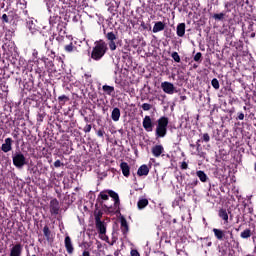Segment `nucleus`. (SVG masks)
<instances>
[{"instance_id":"obj_1","label":"nucleus","mask_w":256,"mask_h":256,"mask_svg":"<svg viewBox=\"0 0 256 256\" xmlns=\"http://www.w3.org/2000/svg\"><path fill=\"white\" fill-rule=\"evenodd\" d=\"M99 197L102 199V201H109V197H112L111 204L106 203L103 205L104 209L108 210L109 213H113L115 209H117V205H119V194H117L115 191H102L100 192Z\"/></svg>"},{"instance_id":"obj_2","label":"nucleus","mask_w":256,"mask_h":256,"mask_svg":"<svg viewBox=\"0 0 256 256\" xmlns=\"http://www.w3.org/2000/svg\"><path fill=\"white\" fill-rule=\"evenodd\" d=\"M106 53L107 43H105L103 40L96 41L91 53V59H94V61H100V59H103Z\"/></svg>"},{"instance_id":"obj_3","label":"nucleus","mask_w":256,"mask_h":256,"mask_svg":"<svg viewBox=\"0 0 256 256\" xmlns=\"http://www.w3.org/2000/svg\"><path fill=\"white\" fill-rule=\"evenodd\" d=\"M167 125H169V118L161 117L158 119V124L156 126V137L163 138L167 135Z\"/></svg>"},{"instance_id":"obj_4","label":"nucleus","mask_w":256,"mask_h":256,"mask_svg":"<svg viewBox=\"0 0 256 256\" xmlns=\"http://www.w3.org/2000/svg\"><path fill=\"white\" fill-rule=\"evenodd\" d=\"M13 165L17 167L18 169L23 168L25 165H27V160L25 159V155L23 153L18 152L12 157Z\"/></svg>"},{"instance_id":"obj_5","label":"nucleus","mask_w":256,"mask_h":256,"mask_svg":"<svg viewBox=\"0 0 256 256\" xmlns=\"http://www.w3.org/2000/svg\"><path fill=\"white\" fill-rule=\"evenodd\" d=\"M161 89L164 91V93H167V95H173V93H177L175 85L168 81L161 83Z\"/></svg>"},{"instance_id":"obj_6","label":"nucleus","mask_w":256,"mask_h":256,"mask_svg":"<svg viewBox=\"0 0 256 256\" xmlns=\"http://www.w3.org/2000/svg\"><path fill=\"white\" fill-rule=\"evenodd\" d=\"M106 38L109 41L110 50L115 51V49H117V45L115 44V41H117V35H115L113 32H108L106 34Z\"/></svg>"},{"instance_id":"obj_7","label":"nucleus","mask_w":256,"mask_h":256,"mask_svg":"<svg viewBox=\"0 0 256 256\" xmlns=\"http://www.w3.org/2000/svg\"><path fill=\"white\" fill-rule=\"evenodd\" d=\"M96 221V228L98 230V233H107V224L105 222L101 221V217L96 216L95 217Z\"/></svg>"},{"instance_id":"obj_8","label":"nucleus","mask_w":256,"mask_h":256,"mask_svg":"<svg viewBox=\"0 0 256 256\" xmlns=\"http://www.w3.org/2000/svg\"><path fill=\"white\" fill-rule=\"evenodd\" d=\"M142 125L145 131L151 133V131H153V121L151 120V116H145Z\"/></svg>"},{"instance_id":"obj_9","label":"nucleus","mask_w":256,"mask_h":256,"mask_svg":"<svg viewBox=\"0 0 256 256\" xmlns=\"http://www.w3.org/2000/svg\"><path fill=\"white\" fill-rule=\"evenodd\" d=\"M3 153H9L13 149V139L6 138L1 146Z\"/></svg>"},{"instance_id":"obj_10","label":"nucleus","mask_w":256,"mask_h":256,"mask_svg":"<svg viewBox=\"0 0 256 256\" xmlns=\"http://www.w3.org/2000/svg\"><path fill=\"white\" fill-rule=\"evenodd\" d=\"M59 201L57 199H52L50 201V212L52 215H58L59 214Z\"/></svg>"},{"instance_id":"obj_11","label":"nucleus","mask_w":256,"mask_h":256,"mask_svg":"<svg viewBox=\"0 0 256 256\" xmlns=\"http://www.w3.org/2000/svg\"><path fill=\"white\" fill-rule=\"evenodd\" d=\"M23 252V246L21 244H16L12 247L10 251V256H21Z\"/></svg>"},{"instance_id":"obj_12","label":"nucleus","mask_w":256,"mask_h":256,"mask_svg":"<svg viewBox=\"0 0 256 256\" xmlns=\"http://www.w3.org/2000/svg\"><path fill=\"white\" fill-rule=\"evenodd\" d=\"M120 169H121L124 177H129V175L131 173V168L129 167V164H127L126 162H122L120 164Z\"/></svg>"},{"instance_id":"obj_13","label":"nucleus","mask_w":256,"mask_h":256,"mask_svg":"<svg viewBox=\"0 0 256 256\" xmlns=\"http://www.w3.org/2000/svg\"><path fill=\"white\" fill-rule=\"evenodd\" d=\"M164 30H165V23L162 21L156 22L152 29L153 33H159Z\"/></svg>"},{"instance_id":"obj_14","label":"nucleus","mask_w":256,"mask_h":256,"mask_svg":"<svg viewBox=\"0 0 256 256\" xmlns=\"http://www.w3.org/2000/svg\"><path fill=\"white\" fill-rule=\"evenodd\" d=\"M163 151H165V149L161 145H156L152 148V154L154 157H161Z\"/></svg>"},{"instance_id":"obj_15","label":"nucleus","mask_w":256,"mask_h":256,"mask_svg":"<svg viewBox=\"0 0 256 256\" xmlns=\"http://www.w3.org/2000/svg\"><path fill=\"white\" fill-rule=\"evenodd\" d=\"M137 175L139 177L147 176L149 175V167L147 165H142L138 168Z\"/></svg>"},{"instance_id":"obj_16","label":"nucleus","mask_w":256,"mask_h":256,"mask_svg":"<svg viewBox=\"0 0 256 256\" xmlns=\"http://www.w3.org/2000/svg\"><path fill=\"white\" fill-rule=\"evenodd\" d=\"M65 247H66L67 253L71 255V253H73L74 251V248H73V243L71 242V237L69 236L65 237Z\"/></svg>"},{"instance_id":"obj_17","label":"nucleus","mask_w":256,"mask_h":256,"mask_svg":"<svg viewBox=\"0 0 256 256\" xmlns=\"http://www.w3.org/2000/svg\"><path fill=\"white\" fill-rule=\"evenodd\" d=\"M176 33H177L178 37L185 36V23H180L177 25Z\"/></svg>"},{"instance_id":"obj_18","label":"nucleus","mask_w":256,"mask_h":256,"mask_svg":"<svg viewBox=\"0 0 256 256\" xmlns=\"http://www.w3.org/2000/svg\"><path fill=\"white\" fill-rule=\"evenodd\" d=\"M111 117L112 120H114L115 122L119 121V119L121 118V110H119V108H114L112 110Z\"/></svg>"},{"instance_id":"obj_19","label":"nucleus","mask_w":256,"mask_h":256,"mask_svg":"<svg viewBox=\"0 0 256 256\" xmlns=\"http://www.w3.org/2000/svg\"><path fill=\"white\" fill-rule=\"evenodd\" d=\"M213 233L216 239H218L219 241H223V237H225V232H223V230L214 228Z\"/></svg>"},{"instance_id":"obj_20","label":"nucleus","mask_w":256,"mask_h":256,"mask_svg":"<svg viewBox=\"0 0 256 256\" xmlns=\"http://www.w3.org/2000/svg\"><path fill=\"white\" fill-rule=\"evenodd\" d=\"M196 175L202 183H207V179H209V177H207V174H205L204 171L199 170L196 172Z\"/></svg>"},{"instance_id":"obj_21","label":"nucleus","mask_w":256,"mask_h":256,"mask_svg":"<svg viewBox=\"0 0 256 256\" xmlns=\"http://www.w3.org/2000/svg\"><path fill=\"white\" fill-rule=\"evenodd\" d=\"M149 205V200L143 198L140 199L137 203L138 209H145Z\"/></svg>"},{"instance_id":"obj_22","label":"nucleus","mask_w":256,"mask_h":256,"mask_svg":"<svg viewBox=\"0 0 256 256\" xmlns=\"http://www.w3.org/2000/svg\"><path fill=\"white\" fill-rule=\"evenodd\" d=\"M121 231L124 235L129 231V225L125 219L121 220Z\"/></svg>"},{"instance_id":"obj_23","label":"nucleus","mask_w":256,"mask_h":256,"mask_svg":"<svg viewBox=\"0 0 256 256\" xmlns=\"http://www.w3.org/2000/svg\"><path fill=\"white\" fill-rule=\"evenodd\" d=\"M27 27L32 34L37 33V28L35 27V23L33 22V20L27 22Z\"/></svg>"},{"instance_id":"obj_24","label":"nucleus","mask_w":256,"mask_h":256,"mask_svg":"<svg viewBox=\"0 0 256 256\" xmlns=\"http://www.w3.org/2000/svg\"><path fill=\"white\" fill-rule=\"evenodd\" d=\"M219 217H221V219H223V221H226V223H227V221H229V214H227V210H225V209H221L219 211Z\"/></svg>"},{"instance_id":"obj_25","label":"nucleus","mask_w":256,"mask_h":256,"mask_svg":"<svg viewBox=\"0 0 256 256\" xmlns=\"http://www.w3.org/2000/svg\"><path fill=\"white\" fill-rule=\"evenodd\" d=\"M102 89L104 93H107V95H111L115 91V87L109 85H104Z\"/></svg>"},{"instance_id":"obj_26","label":"nucleus","mask_w":256,"mask_h":256,"mask_svg":"<svg viewBox=\"0 0 256 256\" xmlns=\"http://www.w3.org/2000/svg\"><path fill=\"white\" fill-rule=\"evenodd\" d=\"M44 237H46L47 241H51V230L49 226H44L43 228Z\"/></svg>"},{"instance_id":"obj_27","label":"nucleus","mask_w":256,"mask_h":256,"mask_svg":"<svg viewBox=\"0 0 256 256\" xmlns=\"http://www.w3.org/2000/svg\"><path fill=\"white\" fill-rule=\"evenodd\" d=\"M240 237L242 239H249V237H251V229H245L243 232H241Z\"/></svg>"},{"instance_id":"obj_28","label":"nucleus","mask_w":256,"mask_h":256,"mask_svg":"<svg viewBox=\"0 0 256 256\" xmlns=\"http://www.w3.org/2000/svg\"><path fill=\"white\" fill-rule=\"evenodd\" d=\"M171 57H172V59H174V61L176 63H181V57L179 56V53L173 52Z\"/></svg>"},{"instance_id":"obj_29","label":"nucleus","mask_w":256,"mask_h":256,"mask_svg":"<svg viewBox=\"0 0 256 256\" xmlns=\"http://www.w3.org/2000/svg\"><path fill=\"white\" fill-rule=\"evenodd\" d=\"M99 238H100L102 241H105L106 243H109V236L107 235V233H100V234H99Z\"/></svg>"},{"instance_id":"obj_30","label":"nucleus","mask_w":256,"mask_h":256,"mask_svg":"<svg viewBox=\"0 0 256 256\" xmlns=\"http://www.w3.org/2000/svg\"><path fill=\"white\" fill-rule=\"evenodd\" d=\"M214 19L217 21H223V19H225V13L214 14Z\"/></svg>"},{"instance_id":"obj_31","label":"nucleus","mask_w":256,"mask_h":256,"mask_svg":"<svg viewBox=\"0 0 256 256\" xmlns=\"http://www.w3.org/2000/svg\"><path fill=\"white\" fill-rule=\"evenodd\" d=\"M211 85L214 89H219L220 85H219V80H217V78L212 79L211 81Z\"/></svg>"},{"instance_id":"obj_32","label":"nucleus","mask_w":256,"mask_h":256,"mask_svg":"<svg viewBox=\"0 0 256 256\" xmlns=\"http://www.w3.org/2000/svg\"><path fill=\"white\" fill-rule=\"evenodd\" d=\"M67 53H73V43H70L64 47Z\"/></svg>"},{"instance_id":"obj_33","label":"nucleus","mask_w":256,"mask_h":256,"mask_svg":"<svg viewBox=\"0 0 256 256\" xmlns=\"http://www.w3.org/2000/svg\"><path fill=\"white\" fill-rule=\"evenodd\" d=\"M202 141H204L205 143H209V141H211V137L208 133L202 135Z\"/></svg>"},{"instance_id":"obj_34","label":"nucleus","mask_w":256,"mask_h":256,"mask_svg":"<svg viewBox=\"0 0 256 256\" xmlns=\"http://www.w3.org/2000/svg\"><path fill=\"white\" fill-rule=\"evenodd\" d=\"M58 101L59 103H65V101H69V97H67L66 95L59 96Z\"/></svg>"},{"instance_id":"obj_35","label":"nucleus","mask_w":256,"mask_h":256,"mask_svg":"<svg viewBox=\"0 0 256 256\" xmlns=\"http://www.w3.org/2000/svg\"><path fill=\"white\" fill-rule=\"evenodd\" d=\"M151 104H149V103H144V104H142V109H143V111H150V109H151Z\"/></svg>"},{"instance_id":"obj_36","label":"nucleus","mask_w":256,"mask_h":256,"mask_svg":"<svg viewBox=\"0 0 256 256\" xmlns=\"http://www.w3.org/2000/svg\"><path fill=\"white\" fill-rule=\"evenodd\" d=\"M202 54L201 52L196 53L194 56V61H201Z\"/></svg>"},{"instance_id":"obj_37","label":"nucleus","mask_w":256,"mask_h":256,"mask_svg":"<svg viewBox=\"0 0 256 256\" xmlns=\"http://www.w3.org/2000/svg\"><path fill=\"white\" fill-rule=\"evenodd\" d=\"M84 77L88 81V83H93V80H91V75L85 74Z\"/></svg>"},{"instance_id":"obj_38","label":"nucleus","mask_w":256,"mask_h":256,"mask_svg":"<svg viewBox=\"0 0 256 256\" xmlns=\"http://www.w3.org/2000/svg\"><path fill=\"white\" fill-rule=\"evenodd\" d=\"M61 160H56L55 162H54V167H56V168H59V167H61Z\"/></svg>"},{"instance_id":"obj_39","label":"nucleus","mask_w":256,"mask_h":256,"mask_svg":"<svg viewBox=\"0 0 256 256\" xmlns=\"http://www.w3.org/2000/svg\"><path fill=\"white\" fill-rule=\"evenodd\" d=\"M115 243H117V238L112 237V241H109L108 245L113 246V245H115Z\"/></svg>"},{"instance_id":"obj_40","label":"nucleus","mask_w":256,"mask_h":256,"mask_svg":"<svg viewBox=\"0 0 256 256\" xmlns=\"http://www.w3.org/2000/svg\"><path fill=\"white\" fill-rule=\"evenodd\" d=\"M131 256H141L137 250L131 251Z\"/></svg>"},{"instance_id":"obj_41","label":"nucleus","mask_w":256,"mask_h":256,"mask_svg":"<svg viewBox=\"0 0 256 256\" xmlns=\"http://www.w3.org/2000/svg\"><path fill=\"white\" fill-rule=\"evenodd\" d=\"M187 167H189V165L187 164V162H182V164H181V169H187Z\"/></svg>"},{"instance_id":"obj_42","label":"nucleus","mask_w":256,"mask_h":256,"mask_svg":"<svg viewBox=\"0 0 256 256\" xmlns=\"http://www.w3.org/2000/svg\"><path fill=\"white\" fill-rule=\"evenodd\" d=\"M85 133H89L91 131V125H87L84 129Z\"/></svg>"},{"instance_id":"obj_43","label":"nucleus","mask_w":256,"mask_h":256,"mask_svg":"<svg viewBox=\"0 0 256 256\" xmlns=\"http://www.w3.org/2000/svg\"><path fill=\"white\" fill-rule=\"evenodd\" d=\"M2 19H3V21H5L6 23L9 21L7 14H3V15H2Z\"/></svg>"},{"instance_id":"obj_44","label":"nucleus","mask_w":256,"mask_h":256,"mask_svg":"<svg viewBox=\"0 0 256 256\" xmlns=\"http://www.w3.org/2000/svg\"><path fill=\"white\" fill-rule=\"evenodd\" d=\"M80 256H91V254L89 253V251L85 250Z\"/></svg>"},{"instance_id":"obj_45","label":"nucleus","mask_w":256,"mask_h":256,"mask_svg":"<svg viewBox=\"0 0 256 256\" xmlns=\"http://www.w3.org/2000/svg\"><path fill=\"white\" fill-rule=\"evenodd\" d=\"M238 119H240V121H243L245 119V115L244 114H240L238 116Z\"/></svg>"},{"instance_id":"obj_46","label":"nucleus","mask_w":256,"mask_h":256,"mask_svg":"<svg viewBox=\"0 0 256 256\" xmlns=\"http://www.w3.org/2000/svg\"><path fill=\"white\" fill-rule=\"evenodd\" d=\"M97 135H98V137H103V131L99 130V131L97 132Z\"/></svg>"},{"instance_id":"obj_47","label":"nucleus","mask_w":256,"mask_h":256,"mask_svg":"<svg viewBox=\"0 0 256 256\" xmlns=\"http://www.w3.org/2000/svg\"><path fill=\"white\" fill-rule=\"evenodd\" d=\"M199 141H201V140L197 141V149H199V147H201V144H199Z\"/></svg>"},{"instance_id":"obj_48","label":"nucleus","mask_w":256,"mask_h":256,"mask_svg":"<svg viewBox=\"0 0 256 256\" xmlns=\"http://www.w3.org/2000/svg\"><path fill=\"white\" fill-rule=\"evenodd\" d=\"M199 183V181L198 180H196L195 182H194V185H197Z\"/></svg>"},{"instance_id":"obj_49","label":"nucleus","mask_w":256,"mask_h":256,"mask_svg":"<svg viewBox=\"0 0 256 256\" xmlns=\"http://www.w3.org/2000/svg\"><path fill=\"white\" fill-rule=\"evenodd\" d=\"M190 146H191V147H195V145H193V144H191Z\"/></svg>"}]
</instances>
